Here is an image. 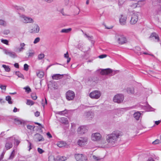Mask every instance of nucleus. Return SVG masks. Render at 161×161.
<instances>
[{"mask_svg":"<svg viewBox=\"0 0 161 161\" xmlns=\"http://www.w3.org/2000/svg\"><path fill=\"white\" fill-rule=\"evenodd\" d=\"M68 112V110L66 109H65L63 111L57 112L56 114L60 115H64L65 114H67Z\"/></svg>","mask_w":161,"mask_h":161,"instance_id":"obj_29","label":"nucleus"},{"mask_svg":"<svg viewBox=\"0 0 161 161\" xmlns=\"http://www.w3.org/2000/svg\"><path fill=\"white\" fill-rule=\"evenodd\" d=\"M40 38L39 37H37L34 40L33 43L34 44H36L38 42L40 41Z\"/></svg>","mask_w":161,"mask_h":161,"instance_id":"obj_50","label":"nucleus"},{"mask_svg":"<svg viewBox=\"0 0 161 161\" xmlns=\"http://www.w3.org/2000/svg\"><path fill=\"white\" fill-rule=\"evenodd\" d=\"M74 157L76 161H86L88 160L87 156L83 154L75 153Z\"/></svg>","mask_w":161,"mask_h":161,"instance_id":"obj_3","label":"nucleus"},{"mask_svg":"<svg viewBox=\"0 0 161 161\" xmlns=\"http://www.w3.org/2000/svg\"><path fill=\"white\" fill-rule=\"evenodd\" d=\"M61 122L64 124H68V120L67 118L63 117L61 119Z\"/></svg>","mask_w":161,"mask_h":161,"instance_id":"obj_32","label":"nucleus"},{"mask_svg":"<svg viewBox=\"0 0 161 161\" xmlns=\"http://www.w3.org/2000/svg\"><path fill=\"white\" fill-rule=\"evenodd\" d=\"M142 53V54H146V55H150L152 56H154V55H153L152 54H150L149 53H147V52H141Z\"/></svg>","mask_w":161,"mask_h":161,"instance_id":"obj_59","label":"nucleus"},{"mask_svg":"<svg viewBox=\"0 0 161 161\" xmlns=\"http://www.w3.org/2000/svg\"><path fill=\"white\" fill-rule=\"evenodd\" d=\"M141 114L139 112H137L134 113L133 116L136 120H138L141 116Z\"/></svg>","mask_w":161,"mask_h":161,"instance_id":"obj_26","label":"nucleus"},{"mask_svg":"<svg viewBox=\"0 0 161 161\" xmlns=\"http://www.w3.org/2000/svg\"><path fill=\"white\" fill-rule=\"evenodd\" d=\"M141 48L139 47H135V52L138 55L142 54V52H141Z\"/></svg>","mask_w":161,"mask_h":161,"instance_id":"obj_30","label":"nucleus"},{"mask_svg":"<svg viewBox=\"0 0 161 161\" xmlns=\"http://www.w3.org/2000/svg\"><path fill=\"white\" fill-rule=\"evenodd\" d=\"M35 127V126H32L31 125H27V129L30 130H33Z\"/></svg>","mask_w":161,"mask_h":161,"instance_id":"obj_54","label":"nucleus"},{"mask_svg":"<svg viewBox=\"0 0 161 161\" xmlns=\"http://www.w3.org/2000/svg\"><path fill=\"white\" fill-rule=\"evenodd\" d=\"M64 4L66 6H71L73 5V3L72 0H64Z\"/></svg>","mask_w":161,"mask_h":161,"instance_id":"obj_23","label":"nucleus"},{"mask_svg":"<svg viewBox=\"0 0 161 161\" xmlns=\"http://www.w3.org/2000/svg\"><path fill=\"white\" fill-rule=\"evenodd\" d=\"M6 100L8 101V103L11 104L12 103V101H11V98L10 96H8L6 97Z\"/></svg>","mask_w":161,"mask_h":161,"instance_id":"obj_38","label":"nucleus"},{"mask_svg":"<svg viewBox=\"0 0 161 161\" xmlns=\"http://www.w3.org/2000/svg\"><path fill=\"white\" fill-rule=\"evenodd\" d=\"M92 158L96 161H98L100 159V158L99 157H97L95 155L92 156Z\"/></svg>","mask_w":161,"mask_h":161,"instance_id":"obj_47","label":"nucleus"},{"mask_svg":"<svg viewBox=\"0 0 161 161\" xmlns=\"http://www.w3.org/2000/svg\"><path fill=\"white\" fill-rule=\"evenodd\" d=\"M14 121L16 124H21V121L18 119H15Z\"/></svg>","mask_w":161,"mask_h":161,"instance_id":"obj_49","label":"nucleus"},{"mask_svg":"<svg viewBox=\"0 0 161 161\" xmlns=\"http://www.w3.org/2000/svg\"><path fill=\"white\" fill-rule=\"evenodd\" d=\"M118 42L120 44H123L127 42L126 37L122 35L116 34L115 36Z\"/></svg>","mask_w":161,"mask_h":161,"instance_id":"obj_5","label":"nucleus"},{"mask_svg":"<svg viewBox=\"0 0 161 161\" xmlns=\"http://www.w3.org/2000/svg\"><path fill=\"white\" fill-rule=\"evenodd\" d=\"M94 116V113L91 111H88L85 113L84 116L88 119H90L92 118Z\"/></svg>","mask_w":161,"mask_h":161,"instance_id":"obj_15","label":"nucleus"},{"mask_svg":"<svg viewBox=\"0 0 161 161\" xmlns=\"http://www.w3.org/2000/svg\"><path fill=\"white\" fill-rule=\"evenodd\" d=\"M138 12H135L133 13L131 16L130 23L133 25L136 24L138 20Z\"/></svg>","mask_w":161,"mask_h":161,"instance_id":"obj_8","label":"nucleus"},{"mask_svg":"<svg viewBox=\"0 0 161 161\" xmlns=\"http://www.w3.org/2000/svg\"><path fill=\"white\" fill-rule=\"evenodd\" d=\"M124 99L123 95L118 94L115 95L113 98V101L114 103H120L123 102Z\"/></svg>","mask_w":161,"mask_h":161,"instance_id":"obj_2","label":"nucleus"},{"mask_svg":"<svg viewBox=\"0 0 161 161\" xmlns=\"http://www.w3.org/2000/svg\"><path fill=\"white\" fill-rule=\"evenodd\" d=\"M34 104V102L32 100H27L26 104L28 105H33Z\"/></svg>","mask_w":161,"mask_h":161,"instance_id":"obj_43","label":"nucleus"},{"mask_svg":"<svg viewBox=\"0 0 161 161\" xmlns=\"http://www.w3.org/2000/svg\"><path fill=\"white\" fill-rule=\"evenodd\" d=\"M15 150H14L11 152L9 157V159H12L15 156Z\"/></svg>","mask_w":161,"mask_h":161,"instance_id":"obj_37","label":"nucleus"},{"mask_svg":"<svg viewBox=\"0 0 161 161\" xmlns=\"http://www.w3.org/2000/svg\"><path fill=\"white\" fill-rule=\"evenodd\" d=\"M138 7H141L144 5L145 4V2L144 0L139 1L137 2Z\"/></svg>","mask_w":161,"mask_h":161,"instance_id":"obj_28","label":"nucleus"},{"mask_svg":"<svg viewBox=\"0 0 161 161\" xmlns=\"http://www.w3.org/2000/svg\"><path fill=\"white\" fill-rule=\"evenodd\" d=\"M37 151L40 154H42L44 152V151L43 149L40 148H37Z\"/></svg>","mask_w":161,"mask_h":161,"instance_id":"obj_51","label":"nucleus"},{"mask_svg":"<svg viewBox=\"0 0 161 161\" xmlns=\"http://www.w3.org/2000/svg\"><path fill=\"white\" fill-rule=\"evenodd\" d=\"M88 141V138L87 137H80L77 142L78 144L80 146H82L86 145Z\"/></svg>","mask_w":161,"mask_h":161,"instance_id":"obj_9","label":"nucleus"},{"mask_svg":"<svg viewBox=\"0 0 161 161\" xmlns=\"http://www.w3.org/2000/svg\"><path fill=\"white\" fill-rule=\"evenodd\" d=\"M114 114L117 116H120L123 114V112L121 109H118L114 111Z\"/></svg>","mask_w":161,"mask_h":161,"instance_id":"obj_21","label":"nucleus"},{"mask_svg":"<svg viewBox=\"0 0 161 161\" xmlns=\"http://www.w3.org/2000/svg\"><path fill=\"white\" fill-rule=\"evenodd\" d=\"M150 38H152L153 39L154 38L156 40V42H159V38L158 35L155 33H152L150 36Z\"/></svg>","mask_w":161,"mask_h":161,"instance_id":"obj_19","label":"nucleus"},{"mask_svg":"<svg viewBox=\"0 0 161 161\" xmlns=\"http://www.w3.org/2000/svg\"><path fill=\"white\" fill-rule=\"evenodd\" d=\"M10 32L9 31V30H5L3 31V33L4 34L7 35L9 34Z\"/></svg>","mask_w":161,"mask_h":161,"instance_id":"obj_60","label":"nucleus"},{"mask_svg":"<svg viewBox=\"0 0 161 161\" xmlns=\"http://www.w3.org/2000/svg\"><path fill=\"white\" fill-rule=\"evenodd\" d=\"M66 96L67 100H72L75 97V93L73 91L69 90L66 92Z\"/></svg>","mask_w":161,"mask_h":161,"instance_id":"obj_10","label":"nucleus"},{"mask_svg":"<svg viewBox=\"0 0 161 161\" xmlns=\"http://www.w3.org/2000/svg\"><path fill=\"white\" fill-rule=\"evenodd\" d=\"M161 122V120H158V121H155V124L156 125H158Z\"/></svg>","mask_w":161,"mask_h":161,"instance_id":"obj_64","label":"nucleus"},{"mask_svg":"<svg viewBox=\"0 0 161 161\" xmlns=\"http://www.w3.org/2000/svg\"><path fill=\"white\" fill-rule=\"evenodd\" d=\"M44 1L47 3H50L53 2L54 0H44Z\"/></svg>","mask_w":161,"mask_h":161,"instance_id":"obj_61","label":"nucleus"},{"mask_svg":"<svg viewBox=\"0 0 161 161\" xmlns=\"http://www.w3.org/2000/svg\"><path fill=\"white\" fill-rule=\"evenodd\" d=\"M69 55L68 52H67L66 53L64 54V57L65 58H69Z\"/></svg>","mask_w":161,"mask_h":161,"instance_id":"obj_63","label":"nucleus"},{"mask_svg":"<svg viewBox=\"0 0 161 161\" xmlns=\"http://www.w3.org/2000/svg\"><path fill=\"white\" fill-rule=\"evenodd\" d=\"M127 16L123 14H121L119 17L120 24L122 25H125L126 23Z\"/></svg>","mask_w":161,"mask_h":161,"instance_id":"obj_12","label":"nucleus"},{"mask_svg":"<svg viewBox=\"0 0 161 161\" xmlns=\"http://www.w3.org/2000/svg\"><path fill=\"white\" fill-rule=\"evenodd\" d=\"M12 142L10 137L7 139V140L5 144V147L7 150H8L11 148L12 146Z\"/></svg>","mask_w":161,"mask_h":161,"instance_id":"obj_16","label":"nucleus"},{"mask_svg":"<svg viewBox=\"0 0 161 161\" xmlns=\"http://www.w3.org/2000/svg\"><path fill=\"white\" fill-rule=\"evenodd\" d=\"M45 57V55L43 53H41L39 54L38 56V59L40 60L43 59Z\"/></svg>","mask_w":161,"mask_h":161,"instance_id":"obj_40","label":"nucleus"},{"mask_svg":"<svg viewBox=\"0 0 161 161\" xmlns=\"http://www.w3.org/2000/svg\"><path fill=\"white\" fill-rule=\"evenodd\" d=\"M24 89L25 90V92H27V93H29L31 92V88L28 86L24 87Z\"/></svg>","mask_w":161,"mask_h":161,"instance_id":"obj_44","label":"nucleus"},{"mask_svg":"<svg viewBox=\"0 0 161 161\" xmlns=\"http://www.w3.org/2000/svg\"><path fill=\"white\" fill-rule=\"evenodd\" d=\"M15 8L18 10H21L22 11H24V8H20L19 7L16 6L15 7Z\"/></svg>","mask_w":161,"mask_h":161,"instance_id":"obj_57","label":"nucleus"},{"mask_svg":"<svg viewBox=\"0 0 161 161\" xmlns=\"http://www.w3.org/2000/svg\"><path fill=\"white\" fill-rule=\"evenodd\" d=\"M126 91L127 93L129 94H133L134 93V88L133 87H128Z\"/></svg>","mask_w":161,"mask_h":161,"instance_id":"obj_25","label":"nucleus"},{"mask_svg":"<svg viewBox=\"0 0 161 161\" xmlns=\"http://www.w3.org/2000/svg\"><path fill=\"white\" fill-rule=\"evenodd\" d=\"M71 28H69L68 29H62L61 31V32L62 33H67L70 31H71Z\"/></svg>","mask_w":161,"mask_h":161,"instance_id":"obj_36","label":"nucleus"},{"mask_svg":"<svg viewBox=\"0 0 161 161\" xmlns=\"http://www.w3.org/2000/svg\"><path fill=\"white\" fill-rule=\"evenodd\" d=\"M19 17L21 20L24 23H33L34 20L32 19L29 17H27L24 14H19Z\"/></svg>","mask_w":161,"mask_h":161,"instance_id":"obj_6","label":"nucleus"},{"mask_svg":"<svg viewBox=\"0 0 161 161\" xmlns=\"http://www.w3.org/2000/svg\"><path fill=\"white\" fill-rule=\"evenodd\" d=\"M0 25H1L5 26L6 25L7 23L3 19H0Z\"/></svg>","mask_w":161,"mask_h":161,"instance_id":"obj_42","label":"nucleus"},{"mask_svg":"<svg viewBox=\"0 0 161 161\" xmlns=\"http://www.w3.org/2000/svg\"><path fill=\"white\" fill-rule=\"evenodd\" d=\"M107 56L106 54H102L99 56L98 57L100 58H103L106 57Z\"/></svg>","mask_w":161,"mask_h":161,"instance_id":"obj_56","label":"nucleus"},{"mask_svg":"<svg viewBox=\"0 0 161 161\" xmlns=\"http://www.w3.org/2000/svg\"><path fill=\"white\" fill-rule=\"evenodd\" d=\"M10 138L12 142H14V141H15V144H16V145H18L20 141L19 140L15 139V138L14 137H10Z\"/></svg>","mask_w":161,"mask_h":161,"instance_id":"obj_31","label":"nucleus"},{"mask_svg":"<svg viewBox=\"0 0 161 161\" xmlns=\"http://www.w3.org/2000/svg\"><path fill=\"white\" fill-rule=\"evenodd\" d=\"M25 44L24 43H21L20 44V47L17 48V51L18 52H20L25 50Z\"/></svg>","mask_w":161,"mask_h":161,"instance_id":"obj_22","label":"nucleus"},{"mask_svg":"<svg viewBox=\"0 0 161 161\" xmlns=\"http://www.w3.org/2000/svg\"><path fill=\"white\" fill-rule=\"evenodd\" d=\"M1 42L6 45H8V41L7 40H3L2 39L1 40Z\"/></svg>","mask_w":161,"mask_h":161,"instance_id":"obj_52","label":"nucleus"},{"mask_svg":"<svg viewBox=\"0 0 161 161\" xmlns=\"http://www.w3.org/2000/svg\"><path fill=\"white\" fill-rule=\"evenodd\" d=\"M120 136V132L119 131H114L111 133L108 134L106 137L107 142L104 141L101 142V147L104 148L114 146L117 143Z\"/></svg>","mask_w":161,"mask_h":161,"instance_id":"obj_1","label":"nucleus"},{"mask_svg":"<svg viewBox=\"0 0 161 161\" xmlns=\"http://www.w3.org/2000/svg\"><path fill=\"white\" fill-rule=\"evenodd\" d=\"M130 6L131 7L133 8H136L138 7L137 2H136L135 3L132 2L131 3V5Z\"/></svg>","mask_w":161,"mask_h":161,"instance_id":"obj_41","label":"nucleus"},{"mask_svg":"<svg viewBox=\"0 0 161 161\" xmlns=\"http://www.w3.org/2000/svg\"><path fill=\"white\" fill-rule=\"evenodd\" d=\"M66 145V143L64 141L59 142L57 143V145L59 147H65Z\"/></svg>","mask_w":161,"mask_h":161,"instance_id":"obj_24","label":"nucleus"},{"mask_svg":"<svg viewBox=\"0 0 161 161\" xmlns=\"http://www.w3.org/2000/svg\"><path fill=\"white\" fill-rule=\"evenodd\" d=\"M48 161H55V158L53 156L50 155L48 158Z\"/></svg>","mask_w":161,"mask_h":161,"instance_id":"obj_45","label":"nucleus"},{"mask_svg":"<svg viewBox=\"0 0 161 161\" xmlns=\"http://www.w3.org/2000/svg\"><path fill=\"white\" fill-rule=\"evenodd\" d=\"M66 159V157L63 156L58 157L57 158V161H65Z\"/></svg>","mask_w":161,"mask_h":161,"instance_id":"obj_33","label":"nucleus"},{"mask_svg":"<svg viewBox=\"0 0 161 161\" xmlns=\"http://www.w3.org/2000/svg\"><path fill=\"white\" fill-rule=\"evenodd\" d=\"M97 71H100V73L102 75H107L111 73L112 72V70L109 69H99Z\"/></svg>","mask_w":161,"mask_h":161,"instance_id":"obj_17","label":"nucleus"},{"mask_svg":"<svg viewBox=\"0 0 161 161\" xmlns=\"http://www.w3.org/2000/svg\"><path fill=\"white\" fill-rule=\"evenodd\" d=\"M15 74L18 76L19 77L22 78L23 79H24L23 75L19 71L16 72Z\"/></svg>","mask_w":161,"mask_h":161,"instance_id":"obj_35","label":"nucleus"},{"mask_svg":"<svg viewBox=\"0 0 161 161\" xmlns=\"http://www.w3.org/2000/svg\"><path fill=\"white\" fill-rule=\"evenodd\" d=\"M2 67L6 72H9L10 71V69L9 68V66L3 64L2 65Z\"/></svg>","mask_w":161,"mask_h":161,"instance_id":"obj_34","label":"nucleus"},{"mask_svg":"<svg viewBox=\"0 0 161 161\" xmlns=\"http://www.w3.org/2000/svg\"><path fill=\"white\" fill-rule=\"evenodd\" d=\"M4 52L5 54L8 55L12 58H14L17 57V55L14 52L7 49L5 50Z\"/></svg>","mask_w":161,"mask_h":161,"instance_id":"obj_14","label":"nucleus"},{"mask_svg":"<svg viewBox=\"0 0 161 161\" xmlns=\"http://www.w3.org/2000/svg\"><path fill=\"white\" fill-rule=\"evenodd\" d=\"M34 54H35L34 51L33 50H32V49H30L28 51V53H27V54L28 55V57H32L33 56V55H34Z\"/></svg>","mask_w":161,"mask_h":161,"instance_id":"obj_27","label":"nucleus"},{"mask_svg":"<svg viewBox=\"0 0 161 161\" xmlns=\"http://www.w3.org/2000/svg\"><path fill=\"white\" fill-rule=\"evenodd\" d=\"M87 131L86 127L85 126H81L77 129V132L79 134H83L86 132Z\"/></svg>","mask_w":161,"mask_h":161,"instance_id":"obj_11","label":"nucleus"},{"mask_svg":"<svg viewBox=\"0 0 161 161\" xmlns=\"http://www.w3.org/2000/svg\"><path fill=\"white\" fill-rule=\"evenodd\" d=\"M35 139L39 142L44 141V139L42 136L39 134H36L34 136Z\"/></svg>","mask_w":161,"mask_h":161,"instance_id":"obj_18","label":"nucleus"},{"mask_svg":"<svg viewBox=\"0 0 161 161\" xmlns=\"http://www.w3.org/2000/svg\"><path fill=\"white\" fill-rule=\"evenodd\" d=\"M35 115L36 116L38 117L39 116L40 113L38 111H36L35 113Z\"/></svg>","mask_w":161,"mask_h":161,"instance_id":"obj_62","label":"nucleus"},{"mask_svg":"<svg viewBox=\"0 0 161 161\" xmlns=\"http://www.w3.org/2000/svg\"><path fill=\"white\" fill-rule=\"evenodd\" d=\"M31 97L34 100H36L37 98V97L36 95L34 94H31Z\"/></svg>","mask_w":161,"mask_h":161,"instance_id":"obj_53","label":"nucleus"},{"mask_svg":"<svg viewBox=\"0 0 161 161\" xmlns=\"http://www.w3.org/2000/svg\"><path fill=\"white\" fill-rule=\"evenodd\" d=\"M27 141L28 142L29 144V151H30V150L31 149V146H32V144L28 140H27Z\"/></svg>","mask_w":161,"mask_h":161,"instance_id":"obj_58","label":"nucleus"},{"mask_svg":"<svg viewBox=\"0 0 161 161\" xmlns=\"http://www.w3.org/2000/svg\"><path fill=\"white\" fill-rule=\"evenodd\" d=\"M44 75V73L42 71H40L37 74V75L38 77L40 78H42L43 77Z\"/></svg>","mask_w":161,"mask_h":161,"instance_id":"obj_39","label":"nucleus"},{"mask_svg":"<svg viewBox=\"0 0 161 161\" xmlns=\"http://www.w3.org/2000/svg\"><path fill=\"white\" fill-rule=\"evenodd\" d=\"M24 69L25 70V71H28V70L29 69V66L28 65L25 64H24Z\"/></svg>","mask_w":161,"mask_h":161,"instance_id":"obj_48","label":"nucleus"},{"mask_svg":"<svg viewBox=\"0 0 161 161\" xmlns=\"http://www.w3.org/2000/svg\"><path fill=\"white\" fill-rule=\"evenodd\" d=\"M40 30V27L37 24H35L31 29V32L33 33H37L39 32Z\"/></svg>","mask_w":161,"mask_h":161,"instance_id":"obj_13","label":"nucleus"},{"mask_svg":"<svg viewBox=\"0 0 161 161\" xmlns=\"http://www.w3.org/2000/svg\"><path fill=\"white\" fill-rule=\"evenodd\" d=\"M64 75L60 74H54L52 76V78L53 80H59L63 77Z\"/></svg>","mask_w":161,"mask_h":161,"instance_id":"obj_20","label":"nucleus"},{"mask_svg":"<svg viewBox=\"0 0 161 161\" xmlns=\"http://www.w3.org/2000/svg\"><path fill=\"white\" fill-rule=\"evenodd\" d=\"M160 142V140L158 139H157L153 142V144H157L159 143Z\"/></svg>","mask_w":161,"mask_h":161,"instance_id":"obj_55","label":"nucleus"},{"mask_svg":"<svg viewBox=\"0 0 161 161\" xmlns=\"http://www.w3.org/2000/svg\"><path fill=\"white\" fill-rule=\"evenodd\" d=\"M102 138V135L99 132H95L92 134L91 139L94 142H98L100 141Z\"/></svg>","mask_w":161,"mask_h":161,"instance_id":"obj_4","label":"nucleus"},{"mask_svg":"<svg viewBox=\"0 0 161 161\" xmlns=\"http://www.w3.org/2000/svg\"><path fill=\"white\" fill-rule=\"evenodd\" d=\"M6 86L3 85L1 84H0V88L2 90L5 91L6 90Z\"/></svg>","mask_w":161,"mask_h":161,"instance_id":"obj_46","label":"nucleus"},{"mask_svg":"<svg viewBox=\"0 0 161 161\" xmlns=\"http://www.w3.org/2000/svg\"><path fill=\"white\" fill-rule=\"evenodd\" d=\"M101 95V92L100 91L95 90L90 93L89 97L93 99H97L100 98Z\"/></svg>","mask_w":161,"mask_h":161,"instance_id":"obj_7","label":"nucleus"}]
</instances>
